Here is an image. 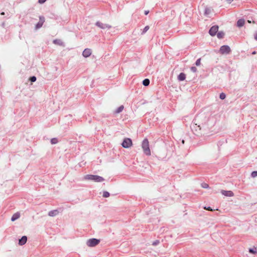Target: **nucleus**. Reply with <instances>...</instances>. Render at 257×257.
<instances>
[{"label": "nucleus", "instance_id": "nucleus-1", "mask_svg": "<svg viewBox=\"0 0 257 257\" xmlns=\"http://www.w3.org/2000/svg\"><path fill=\"white\" fill-rule=\"evenodd\" d=\"M199 124H195L193 128L196 131H200L199 134L203 135H209L214 131L216 118L213 116H207L201 114L198 116Z\"/></svg>", "mask_w": 257, "mask_h": 257}, {"label": "nucleus", "instance_id": "nucleus-2", "mask_svg": "<svg viewBox=\"0 0 257 257\" xmlns=\"http://www.w3.org/2000/svg\"><path fill=\"white\" fill-rule=\"evenodd\" d=\"M142 148L143 150L144 153L147 156H150L151 152L149 148V141L147 139H145L142 143Z\"/></svg>", "mask_w": 257, "mask_h": 257}, {"label": "nucleus", "instance_id": "nucleus-3", "mask_svg": "<svg viewBox=\"0 0 257 257\" xmlns=\"http://www.w3.org/2000/svg\"><path fill=\"white\" fill-rule=\"evenodd\" d=\"M85 180H92L96 182H101L104 181V179L99 176L93 175H86L84 177Z\"/></svg>", "mask_w": 257, "mask_h": 257}, {"label": "nucleus", "instance_id": "nucleus-4", "mask_svg": "<svg viewBox=\"0 0 257 257\" xmlns=\"http://www.w3.org/2000/svg\"><path fill=\"white\" fill-rule=\"evenodd\" d=\"M121 145L124 148H129L133 145L132 141L130 138H125L123 140Z\"/></svg>", "mask_w": 257, "mask_h": 257}, {"label": "nucleus", "instance_id": "nucleus-5", "mask_svg": "<svg viewBox=\"0 0 257 257\" xmlns=\"http://www.w3.org/2000/svg\"><path fill=\"white\" fill-rule=\"evenodd\" d=\"M100 241L96 238H91L88 239L86 242L87 246L90 247L95 246L99 243Z\"/></svg>", "mask_w": 257, "mask_h": 257}, {"label": "nucleus", "instance_id": "nucleus-6", "mask_svg": "<svg viewBox=\"0 0 257 257\" xmlns=\"http://www.w3.org/2000/svg\"><path fill=\"white\" fill-rule=\"evenodd\" d=\"M230 48L227 45L221 46L219 50V52L222 54H228L230 52Z\"/></svg>", "mask_w": 257, "mask_h": 257}, {"label": "nucleus", "instance_id": "nucleus-7", "mask_svg": "<svg viewBox=\"0 0 257 257\" xmlns=\"http://www.w3.org/2000/svg\"><path fill=\"white\" fill-rule=\"evenodd\" d=\"M95 25L101 29H109L111 28L110 25L107 24L102 23L100 22H97Z\"/></svg>", "mask_w": 257, "mask_h": 257}, {"label": "nucleus", "instance_id": "nucleus-8", "mask_svg": "<svg viewBox=\"0 0 257 257\" xmlns=\"http://www.w3.org/2000/svg\"><path fill=\"white\" fill-rule=\"evenodd\" d=\"M218 30V27L217 26H212L209 30V33L211 36H214L217 33Z\"/></svg>", "mask_w": 257, "mask_h": 257}, {"label": "nucleus", "instance_id": "nucleus-9", "mask_svg": "<svg viewBox=\"0 0 257 257\" xmlns=\"http://www.w3.org/2000/svg\"><path fill=\"white\" fill-rule=\"evenodd\" d=\"M92 51L90 49L86 48L82 52V55L85 58H87L91 55Z\"/></svg>", "mask_w": 257, "mask_h": 257}, {"label": "nucleus", "instance_id": "nucleus-10", "mask_svg": "<svg viewBox=\"0 0 257 257\" xmlns=\"http://www.w3.org/2000/svg\"><path fill=\"white\" fill-rule=\"evenodd\" d=\"M221 193L225 196L232 197L234 196V193L231 191L221 190Z\"/></svg>", "mask_w": 257, "mask_h": 257}, {"label": "nucleus", "instance_id": "nucleus-11", "mask_svg": "<svg viewBox=\"0 0 257 257\" xmlns=\"http://www.w3.org/2000/svg\"><path fill=\"white\" fill-rule=\"evenodd\" d=\"M27 240V237L26 236H23L19 240V244L20 245H23L25 244Z\"/></svg>", "mask_w": 257, "mask_h": 257}, {"label": "nucleus", "instance_id": "nucleus-12", "mask_svg": "<svg viewBox=\"0 0 257 257\" xmlns=\"http://www.w3.org/2000/svg\"><path fill=\"white\" fill-rule=\"evenodd\" d=\"M244 23L245 20L243 19H240L237 22V26L238 27H241L244 25Z\"/></svg>", "mask_w": 257, "mask_h": 257}, {"label": "nucleus", "instance_id": "nucleus-13", "mask_svg": "<svg viewBox=\"0 0 257 257\" xmlns=\"http://www.w3.org/2000/svg\"><path fill=\"white\" fill-rule=\"evenodd\" d=\"M53 43L55 44L59 45V46H64V43L61 40H59V39L54 40Z\"/></svg>", "mask_w": 257, "mask_h": 257}, {"label": "nucleus", "instance_id": "nucleus-14", "mask_svg": "<svg viewBox=\"0 0 257 257\" xmlns=\"http://www.w3.org/2000/svg\"><path fill=\"white\" fill-rule=\"evenodd\" d=\"M20 217V214L19 213L17 212L13 214L11 218V220L12 221H14L18 219Z\"/></svg>", "mask_w": 257, "mask_h": 257}, {"label": "nucleus", "instance_id": "nucleus-15", "mask_svg": "<svg viewBox=\"0 0 257 257\" xmlns=\"http://www.w3.org/2000/svg\"><path fill=\"white\" fill-rule=\"evenodd\" d=\"M58 214V211L57 210H52V211H50L48 213L49 216H52V217L55 216L57 215Z\"/></svg>", "mask_w": 257, "mask_h": 257}, {"label": "nucleus", "instance_id": "nucleus-16", "mask_svg": "<svg viewBox=\"0 0 257 257\" xmlns=\"http://www.w3.org/2000/svg\"><path fill=\"white\" fill-rule=\"evenodd\" d=\"M212 12V9L211 8L206 7L205 9L204 15L208 16Z\"/></svg>", "mask_w": 257, "mask_h": 257}, {"label": "nucleus", "instance_id": "nucleus-17", "mask_svg": "<svg viewBox=\"0 0 257 257\" xmlns=\"http://www.w3.org/2000/svg\"><path fill=\"white\" fill-rule=\"evenodd\" d=\"M186 78V75L184 73H181L178 76L179 81H183Z\"/></svg>", "mask_w": 257, "mask_h": 257}, {"label": "nucleus", "instance_id": "nucleus-18", "mask_svg": "<svg viewBox=\"0 0 257 257\" xmlns=\"http://www.w3.org/2000/svg\"><path fill=\"white\" fill-rule=\"evenodd\" d=\"M124 108V107L123 105H120L119 106L115 111V113H119L121 112Z\"/></svg>", "mask_w": 257, "mask_h": 257}, {"label": "nucleus", "instance_id": "nucleus-19", "mask_svg": "<svg viewBox=\"0 0 257 257\" xmlns=\"http://www.w3.org/2000/svg\"><path fill=\"white\" fill-rule=\"evenodd\" d=\"M143 84L144 86H148L150 84V80L149 79H145L143 81Z\"/></svg>", "mask_w": 257, "mask_h": 257}, {"label": "nucleus", "instance_id": "nucleus-20", "mask_svg": "<svg viewBox=\"0 0 257 257\" xmlns=\"http://www.w3.org/2000/svg\"><path fill=\"white\" fill-rule=\"evenodd\" d=\"M249 252L252 254H255L257 253V250L256 248L253 247V248H250L249 249Z\"/></svg>", "mask_w": 257, "mask_h": 257}, {"label": "nucleus", "instance_id": "nucleus-21", "mask_svg": "<svg viewBox=\"0 0 257 257\" xmlns=\"http://www.w3.org/2000/svg\"><path fill=\"white\" fill-rule=\"evenodd\" d=\"M224 33L222 32H219L217 34V37L219 38V39H221L224 36Z\"/></svg>", "mask_w": 257, "mask_h": 257}, {"label": "nucleus", "instance_id": "nucleus-22", "mask_svg": "<svg viewBox=\"0 0 257 257\" xmlns=\"http://www.w3.org/2000/svg\"><path fill=\"white\" fill-rule=\"evenodd\" d=\"M110 194L107 191H104L103 193V197L106 198L108 197L109 196Z\"/></svg>", "mask_w": 257, "mask_h": 257}, {"label": "nucleus", "instance_id": "nucleus-23", "mask_svg": "<svg viewBox=\"0 0 257 257\" xmlns=\"http://www.w3.org/2000/svg\"><path fill=\"white\" fill-rule=\"evenodd\" d=\"M43 24L41 22H39L36 25V28L37 29L40 28L42 26Z\"/></svg>", "mask_w": 257, "mask_h": 257}, {"label": "nucleus", "instance_id": "nucleus-24", "mask_svg": "<svg viewBox=\"0 0 257 257\" xmlns=\"http://www.w3.org/2000/svg\"><path fill=\"white\" fill-rule=\"evenodd\" d=\"M51 143L52 144H56L58 143V140L56 138H53L51 140Z\"/></svg>", "mask_w": 257, "mask_h": 257}, {"label": "nucleus", "instance_id": "nucleus-25", "mask_svg": "<svg viewBox=\"0 0 257 257\" xmlns=\"http://www.w3.org/2000/svg\"><path fill=\"white\" fill-rule=\"evenodd\" d=\"M226 97V95L225 93H221L220 94V95H219V98L221 99H224Z\"/></svg>", "mask_w": 257, "mask_h": 257}, {"label": "nucleus", "instance_id": "nucleus-26", "mask_svg": "<svg viewBox=\"0 0 257 257\" xmlns=\"http://www.w3.org/2000/svg\"><path fill=\"white\" fill-rule=\"evenodd\" d=\"M251 176L252 178L257 177V171H253L251 173Z\"/></svg>", "mask_w": 257, "mask_h": 257}, {"label": "nucleus", "instance_id": "nucleus-27", "mask_svg": "<svg viewBox=\"0 0 257 257\" xmlns=\"http://www.w3.org/2000/svg\"><path fill=\"white\" fill-rule=\"evenodd\" d=\"M149 27L148 26H146V27L144 28V30H143V31L142 34H145L146 32H147L148 31V30H149Z\"/></svg>", "mask_w": 257, "mask_h": 257}, {"label": "nucleus", "instance_id": "nucleus-28", "mask_svg": "<svg viewBox=\"0 0 257 257\" xmlns=\"http://www.w3.org/2000/svg\"><path fill=\"white\" fill-rule=\"evenodd\" d=\"M195 64L197 66L200 65V64H201V59L200 58H199L197 60V61H196Z\"/></svg>", "mask_w": 257, "mask_h": 257}, {"label": "nucleus", "instance_id": "nucleus-29", "mask_svg": "<svg viewBox=\"0 0 257 257\" xmlns=\"http://www.w3.org/2000/svg\"><path fill=\"white\" fill-rule=\"evenodd\" d=\"M30 80L32 82H35L36 81V77L35 76L31 77Z\"/></svg>", "mask_w": 257, "mask_h": 257}, {"label": "nucleus", "instance_id": "nucleus-30", "mask_svg": "<svg viewBox=\"0 0 257 257\" xmlns=\"http://www.w3.org/2000/svg\"><path fill=\"white\" fill-rule=\"evenodd\" d=\"M201 186H202L203 188H208L209 187L208 185L207 184H206V183H202V184H201Z\"/></svg>", "mask_w": 257, "mask_h": 257}, {"label": "nucleus", "instance_id": "nucleus-31", "mask_svg": "<svg viewBox=\"0 0 257 257\" xmlns=\"http://www.w3.org/2000/svg\"><path fill=\"white\" fill-rule=\"evenodd\" d=\"M159 243H160L159 240H157L154 241L153 242L152 245H154V246H156V245H158Z\"/></svg>", "mask_w": 257, "mask_h": 257}, {"label": "nucleus", "instance_id": "nucleus-32", "mask_svg": "<svg viewBox=\"0 0 257 257\" xmlns=\"http://www.w3.org/2000/svg\"><path fill=\"white\" fill-rule=\"evenodd\" d=\"M39 19H40L39 22H41V23L43 24L45 21L44 18L43 17H40Z\"/></svg>", "mask_w": 257, "mask_h": 257}, {"label": "nucleus", "instance_id": "nucleus-33", "mask_svg": "<svg viewBox=\"0 0 257 257\" xmlns=\"http://www.w3.org/2000/svg\"><path fill=\"white\" fill-rule=\"evenodd\" d=\"M191 70L193 72H196L197 71V68L194 66L192 67L191 68Z\"/></svg>", "mask_w": 257, "mask_h": 257}, {"label": "nucleus", "instance_id": "nucleus-34", "mask_svg": "<svg viewBox=\"0 0 257 257\" xmlns=\"http://www.w3.org/2000/svg\"><path fill=\"white\" fill-rule=\"evenodd\" d=\"M46 0H39V3L40 4H43L46 2Z\"/></svg>", "mask_w": 257, "mask_h": 257}, {"label": "nucleus", "instance_id": "nucleus-35", "mask_svg": "<svg viewBox=\"0 0 257 257\" xmlns=\"http://www.w3.org/2000/svg\"><path fill=\"white\" fill-rule=\"evenodd\" d=\"M204 209H206L207 210H209V211H212V209L210 207H208L207 208H206V207H204Z\"/></svg>", "mask_w": 257, "mask_h": 257}, {"label": "nucleus", "instance_id": "nucleus-36", "mask_svg": "<svg viewBox=\"0 0 257 257\" xmlns=\"http://www.w3.org/2000/svg\"><path fill=\"white\" fill-rule=\"evenodd\" d=\"M149 11H146L145 12V14L146 15H148V14H149Z\"/></svg>", "mask_w": 257, "mask_h": 257}, {"label": "nucleus", "instance_id": "nucleus-37", "mask_svg": "<svg viewBox=\"0 0 257 257\" xmlns=\"http://www.w3.org/2000/svg\"><path fill=\"white\" fill-rule=\"evenodd\" d=\"M254 38L255 40H257V33L256 34V35H255V37H254Z\"/></svg>", "mask_w": 257, "mask_h": 257}, {"label": "nucleus", "instance_id": "nucleus-38", "mask_svg": "<svg viewBox=\"0 0 257 257\" xmlns=\"http://www.w3.org/2000/svg\"><path fill=\"white\" fill-rule=\"evenodd\" d=\"M228 3H231V0H227Z\"/></svg>", "mask_w": 257, "mask_h": 257}, {"label": "nucleus", "instance_id": "nucleus-39", "mask_svg": "<svg viewBox=\"0 0 257 257\" xmlns=\"http://www.w3.org/2000/svg\"><path fill=\"white\" fill-rule=\"evenodd\" d=\"M256 54L255 51H253V52L252 53V54Z\"/></svg>", "mask_w": 257, "mask_h": 257}, {"label": "nucleus", "instance_id": "nucleus-40", "mask_svg": "<svg viewBox=\"0 0 257 257\" xmlns=\"http://www.w3.org/2000/svg\"><path fill=\"white\" fill-rule=\"evenodd\" d=\"M247 22H248V23H251V21H250V20H248V21H247Z\"/></svg>", "mask_w": 257, "mask_h": 257}, {"label": "nucleus", "instance_id": "nucleus-41", "mask_svg": "<svg viewBox=\"0 0 257 257\" xmlns=\"http://www.w3.org/2000/svg\"><path fill=\"white\" fill-rule=\"evenodd\" d=\"M4 14H5V13H4V12H2V13H1V15H4Z\"/></svg>", "mask_w": 257, "mask_h": 257}, {"label": "nucleus", "instance_id": "nucleus-42", "mask_svg": "<svg viewBox=\"0 0 257 257\" xmlns=\"http://www.w3.org/2000/svg\"><path fill=\"white\" fill-rule=\"evenodd\" d=\"M182 143H183V144H184V140H183V141H182Z\"/></svg>", "mask_w": 257, "mask_h": 257}]
</instances>
